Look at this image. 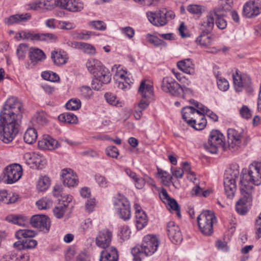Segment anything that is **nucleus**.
<instances>
[{"instance_id": "9", "label": "nucleus", "mask_w": 261, "mask_h": 261, "mask_svg": "<svg viewBox=\"0 0 261 261\" xmlns=\"http://www.w3.org/2000/svg\"><path fill=\"white\" fill-rule=\"evenodd\" d=\"M159 245V240L156 236L148 234L144 237L143 243L135 247L139 249L141 253H144V256H149L156 251Z\"/></svg>"}, {"instance_id": "4", "label": "nucleus", "mask_w": 261, "mask_h": 261, "mask_svg": "<svg viewBox=\"0 0 261 261\" xmlns=\"http://www.w3.org/2000/svg\"><path fill=\"white\" fill-rule=\"evenodd\" d=\"M238 167L234 166L226 171L224 178V186L227 197H233L236 190V180L239 178L240 172Z\"/></svg>"}, {"instance_id": "6", "label": "nucleus", "mask_w": 261, "mask_h": 261, "mask_svg": "<svg viewBox=\"0 0 261 261\" xmlns=\"http://www.w3.org/2000/svg\"><path fill=\"white\" fill-rule=\"evenodd\" d=\"M146 15L150 23L156 27L164 26L167 23L168 18L172 19L175 17L173 12L165 8H161L155 12H147Z\"/></svg>"}, {"instance_id": "30", "label": "nucleus", "mask_w": 261, "mask_h": 261, "mask_svg": "<svg viewBox=\"0 0 261 261\" xmlns=\"http://www.w3.org/2000/svg\"><path fill=\"white\" fill-rule=\"evenodd\" d=\"M138 92L143 98H148L153 94V87L150 85L146 84L145 81H143L140 84Z\"/></svg>"}, {"instance_id": "42", "label": "nucleus", "mask_w": 261, "mask_h": 261, "mask_svg": "<svg viewBox=\"0 0 261 261\" xmlns=\"http://www.w3.org/2000/svg\"><path fill=\"white\" fill-rule=\"evenodd\" d=\"M79 49L81 50L84 53L90 55H93L96 54V49L95 47L87 43L81 42Z\"/></svg>"}, {"instance_id": "64", "label": "nucleus", "mask_w": 261, "mask_h": 261, "mask_svg": "<svg viewBox=\"0 0 261 261\" xmlns=\"http://www.w3.org/2000/svg\"><path fill=\"white\" fill-rule=\"evenodd\" d=\"M1 261H17V254L14 252L8 253L2 257Z\"/></svg>"}, {"instance_id": "62", "label": "nucleus", "mask_w": 261, "mask_h": 261, "mask_svg": "<svg viewBox=\"0 0 261 261\" xmlns=\"http://www.w3.org/2000/svg\"><path fill=\"white\" fill-rule=\"evenodd\" d=\"M122 33L128 38H132L135 34V30L130 27H126L121 29Z\"/></svg>"}, {"instance_id": "54", "label": "nucleus", "mask_w": 261, "mask_h": 261, "mask_svg": "<svg viewBox=\"0 0 261 261\" xmlns=\"http://www.w3.org/2000/svg\"><path fill=\"white\" fill-rule=\"evenodd\" d=\"M90 26L92 27L96 30L103 31L106 29V24L100 20L91 21L89 23Z\"/></svg>"}, {"instance_id": "27", "label": "nucleus", "mask_w": 261, "mask_h": 261, "mask_svg": "<svg viewBox=\"0 0 261 261\" xmlns=\"http://www.w3.org/2000/svg\"><path fill=\"white\" fill-rule=\"evenodd\" d=\"M51 58L55 65L60 66L66 63L68 57L64 52L54 50L51 53Z\"/></svg>"}, {"instance_id": "21", "label": "nucleus", "mask_w": 261, "mask_h": 261, "mask_svg": "<svg viewBox=\"0 0 261 261\" xmlns=\"http://www.w3.org/2000/svg\"><path fill=\"white\" fill-rule=\"evenodd\" d=\"M38 147L43 150H52L59 146L58 141L49 136H44L38 142Z\"/></svg>"}, {"instance_id": "19", "label": "nucleus", "mask_w": 261, "mask_h": 261, "mask_svg": "<svg viewBox=\"0 0 261 261\" xmlns=\"http://www.w3.org/2000/svg\"><path fill=\"white\" fill-rule=\"evenodd\" d=\"M62 177L64 185L68 187H74L77 185V176L71 169L62 170Z\"/></svg>"}, {"instance_id": "36", "label": "nucleus", "mask_w": 261, "mask_h": 261, "mask_svg": "<svg viewBox=\"0 0 261 261\" xmlns=\"http://www.w3.org/2000/svg\"><path fill=\"white\" fill-rule=\"evenodd\" d=\"M36 235V232L35 231L27 229H19L15 233L16 238L19 240L22 238H33Z\"/></svg>"}, {"instance_id": "58", "label": "nucleus", "mask_w": 261, "mask_h": 261, "mask_svg": "<svg viewBox=\"0 0 261 261\" xmlns=\"http://www.w3.org/2000/svg\"><path fill=\"white\" fill-rule=\"evenodd\" d=\"M81 94L86 98H90L93 95L91 88L87 86H83L80 89Z\"/></svg>"}, {"instance_id": "20", "label": "nucleus", "mask_w": 261, "mask_h": 261, "mask_svg": "<svg viewBox=\"0 0 261 261\" xmlns=\"http://www.w3.org/2000/svg\"><path fill=\"white\" fill-rule=\"evenodd\" d=\"M134 206L136 211V227L137 229L141 230L147 224V216L145 213L141 210V206L138 204H135Z\"/></svg>"}, {"instance_id": "28", "label": "nucleus", "mask_w": 261, "mask_h": 261, "mask_svg": "<svg viewBox=\"0 0 261 261\" xmlns=\"http://www.w3.org/2000/svg\"><path fill=\"white\" fill-rule=\"evenodd\" d=\"M213 18L216 17V24L217 27L221 30H223L227 27V21L224 18L226 16L227 13L221 12L220 10H213Z\"/></svg>"}, {"instance_id": "3", "label": "nucleus", "mask_w": 261, "mask_h": 261, "mask_svg": "<svg viewBox=\"0 0 261 261\" xmlns=\"http://www.w3.org/2000/svg\"><path fill=\"white\" fill-rule=\"evenodd\" d=\"M241 191H251L253 187L250 185L252 184L255 186L261 184V162H253L249 165L247 173H244L240 180Z\"/></svg>"}, {"instance_id": "14", "label": "nucleus", "mask_w": 261, "mask_h": 261, "mask_svg": "<svg viewBox=\"0 0 261 261\" xmlns=\"http://www.w3.org/2000/svg\"><path fill=\"white\" fill-rule=\"evenodd\" d=\"M30 222L33 227L40 229V231L47 232L50 228V221L49 219L43 215L33 216Z\"/></svg>"}, {"instance_id": "57", "label": "nucleus", "mask_w": 261, "mask_h": 261, "mask_svg": "<svg viewBox=\"0 0 261 261\" xmlns=\"http://www.w3.org/2000/svg\"><path fill=\"white\" fill-rule=\"evenodd\" d=\"M217 85L219 89L222 91H226L229 88V84L227 80L221 77L218 79Z\"/></svg>"}, {"instance_id": "37", "label": "nucleus", "mask_w": 261, "mask_h": 261, "mask_svg": "<svg viewBox=\"0 0 261 261\" xmlns=\"http://www.w3.org/2000/svg\"><path fill=\"white\" fill-rule=\"evenodd\" d=\"M208 34L209 33H201L196 39L197 43L201 46L204 47H206L211 45L213 40Z\"/></svg>"}, {"instance_id": "43", "label": "nucleus", "mask_w": 261, "mask_h": 261, "mask_svg": "<svg viewBox=\"0 0 261 261\" xmlns=\"http://www.w3.org/2000/svg\"><path fill=\"white\" fill-rule=\"evenodd\" d=\"M81 107V102L79 99H71L66 104L67 109L71 111H75L79 109Z\"/></svg>"}, {"instance_id": "56", "label": "nucleus", "mask_w": 261, "mask_h": 261, "mask_svg": "<svg viewBox=\"0 0 261 261\" xmlns=\"http://www.w3.org/2000/svg\"><path fill=\"white\" fill-rule=\"evenodd\" d=\"M57 37L52 33L39 34V41H55Z\"/></svg>"}, {"instance_id": "15", "label": "nucleus", "mask_w": 261, "mask_h": 261, "mask_svg": "<svg viewBox=\"0 0 261 261\" xmlns=\"http://www.w3.org/2000/svg\"><path fill=\"white\" fill-rule=\"evenodd\" d=\"M113 234L111 230L107 228L99 231L95 238L96 245L105 250L106 248H111L110 245L111 243Z\"/></svg>"}, {"instance_id": "8", "label": "nucleus", "mask_w": 261, "mask_h": 261, "mask_svg": "<svg viewBox=\"0 0 261 261\" xmlns=\"http://www.w3.org/2000/svg\"><path fill=\"white\" fill-rule=\"evenodd\" d=\"M224 137L222 133L217 130H212L207 143L203 146L206 150L212 153H217L219 148H224Z\"/></svg>"}, {"instance_id": "46", "label": "nucleus", "mask_w": 261, "mask_h": 261, "mask_svg": "<svg viewBox=\"0 0 261 261\" xmlns=\"http://www.w3.org/2000/svg\"><path fill=\"white\" fill-rule=\"evenodd\" d=\"M131 233L129 227L127 225L122 226L120 228L119 235L123 241L128 240Z\"/></svg>"}, {"instance_id": "25", "label": "nucleus", "mask_w": 261, "mask_h": 261, "mask_svg": "<svg viewBox=\"0 0 261 261\" xmlns=\"http://www.w3.org/2000/svg\"><path fill=\"white\" fill-rule=\"evenodd\" d=\"M178 68L185 73L194 74L195 73L194 64L190 59H185L177 62Z\"/></svg>"}, {"instance_id": "32", "label": "nucleus", "mask_w": 261, "mask_h": 261, "mask_svg": "<svg viewBox=\"0 0 261 261\" xmlns=\"http://www.w3.org/2000/svg\"><path fill=\"white\" fill-rule=\"evenodd\" d=\"M31 15L29 13L16 14L10 16L6 21V23L10 24L18 23L21 21H26L31 18Z\"/></svg>"}, {"instance_id": "48", "label": "nucleus", "mask_w": 261, "mask_h": 261, "mask_svg": "<svg viewBox=\"0 0 261 261\" xmlns=\"http://www.w3.org/2000/svg\"><path fill=\"white\" fill-rule=\"evenodd\" d=\"M106 153L108 156L115 159H117L119 155V151L114 146H110L107 147Z\"/></svg>"}, {"instance_id": "47", "label": "nucleus", "mask_w": 261, "mask_h": 261, "mask_svg": "<svg viewBox=\"0 0 261 261\" xmlns=\"http://www.w3.org/2000/svg\"><path fill=\"white\" fill-rule=\"evenodd\" d=\"M66 205L63 206L61 204V203L59 204V205L54 209L53 212L55 216L58 219L61 218L63 216L66 210Z\"/></svg>"}, {"instance_id": "29", "label": "nucleus", "mask_w": 261, "mask_h": 261, "mask_svg": "<svg viewBox=\"0 0 261 261\" xmlns=\"http://www.w3.org/2000/svg\"><path fill=\"white\" fill-rule=\"evenodd\" d=\"M190 125L196 130H202L206 126V120L204 118V116L199 114L196 116L194 119H190L189 120Z\"/></svg>"}, {"instance_id": "50", "label": "nucleus", "mask_w": 261, "mask_h": 261, "mask_svg": "<svg viewBox=\"0 0 261 261\" xmlns=\"http://www.w3.org/2000/svg\"><path fill=\"white\" fill-rule=\"evenodd\" d=\"M167 203L169 205L170 208L172 210L176 211V215L178 217L180 218L181 217V214L180 213L179 205L176 200L173 198H171Z\"/></svg>"}, {"instance_id": "10", "label": "nucleus", "mask_w": 261, "mask_h": 261, "mask_svg": "<svg viewBox=\"0 0 261 261\" xmlns=\"http://www.w3.org/2000/svg\"><path fill=\"white\" fill-rule=\"evenodd\" d=\"M190 102L193 104L197 109H195L193 107L188 106L184 107L181 110L182 118L190 124L189 120L194 119L196 116L201 114L204 111V108L201 107V104L194 99H190Z\"/></svg>"}, {"instance_id": "59", "label": "nucleus", "mask_w": 261, "mask_h": 261, "mask_svg": "<svg viewBox=\"0 0 261 261\" xmlns=\"http://www.w3.org/2000/svg\"><path fill=\"white\" fill-rule=\"evenodd\" d=\"M132 253L134 256L133 261H141L144 253H141L139 249L134 247L132 250Z\"/></svg>"}, {"instance_id": "38", "label": "nucleus", "mask_w": 261, "mask_h": 261, "mask_svg": "<svg viewBox=\"0 0 261 261\" xmlns=\"http://www.w3.org/2000/svg\"><path fill=\"white\" fill-rule=\"evenodd\" d=\"M84 4L75 0H69L66 10L70 12H79L83 10Z\"/></svg>"}, {"instance_id": "35", "label": "nucleus", "mask_w": 261, "mask_h": 261, "mask_svg": "<svg viewBox=\"0 0 261 261\" xmlns=\"http://www.w3.org/2000/svg\"><path fill=\"white\" fill-rule=\"evenodd\" d=\"M60 121L66 123L75 124L77 122V117L73 114L70 113H64L58 116Z\"/></svg>"}, {"instance_id": "1", "label": "nucleus", "mask_w": 261, "mask_h": 261, "mask_svg": "<svg viewBox=\"0 0 261 261\" xmlns=\"http://www.w3.org/2000/svg\"><path fill=\"white\" fill-rule=\"evenodd\" d=\"M23 106L16 97L9 98L0 112L2 140L5 143L12 142L19 132L22 117Z\"/></svg>"}, {"instance_id": "12", "label": "nucleus", "mask_w": 261, "mask_h": 261, "mask_svg": "<svg viewBox=\"0 0 261 261\" xmlns=\"http://www.w3.org/2000/svg\"><path fill=\"white\" fill-rule=\"evenodd\" d=\"M115 210L118 213L120 218L124 220L129 219L131 212L130 204L127 199L124 196H120L115 202Z\"/></svg>"}, {"instance_id": "52", "label": "nucleus", "mask_w": 261, "mask_h": 261, "mask_svg": "<svg viewBox=\"0 0 261 261\" xmlns=\"http://www.w3.org/2000/svg\"><path fill=\"white\" fill-rule=\"evenodd\" d=\"M36 204L40 210H46L49 208L51 202L47 199H41L37 201Z\"/></svg>"}, {"instance_id": "11", "label": "nucleus", "mask_w": 261, "mask_h": 261, "mask_svg": "<svg viewBox=\"0 0 261 261\" xmlns=\"http://www.w3.org/2000/svg\"><path fill=\"white\" fill-rule=\"evenodd\" d=\"M161 88L162 90L175 96H179L181 92V86L171 77L167 76L162 80Z\"/></svg>"}, {"instance_id": "55", "label": "nucleus", "mask_w": 261, "mask_h": 261, "mask_svg": "<svg viewBox=\"0 0 261 261\" xmlns=\"http://www.w3.org/2000/svg\"><path fill=\"white\" fill-rule=\"evenodd\" d=\"M240 114L243 118L248 119L252 116L251 111L247 106H243L240 110Z\"/></svg>"}, {"instance_id": "26", "label": "nucleus", "mask_w": 261, "mask_h": 261, "mask_svg": "<svg viewBox=\"0 0 261 261\" xmlns=\"http://www.w3.org/2000/svg\"><path fill=\"white\" fill-rule=\"evenodd\" d=\"M29 57L31 63L35 65L38 62L44 60L46 56L42 50L38 48H31L29 51Z\"/></svg>"}, {"instance_id": "13", "label": "nucleus", "mask_w": 261, "mask_h": 261, "mask_svg": "<svg viewBox=\"0 0 261 261\" xmlns=\"http://www.w3.org/2000/svg\"><path fill=\"white\" fill-rule=\"evenodd\" d=\"M5 176L7 177L8 184H12L20 179L22 174L21 166L17 164L9 165L5 168Z\"/></svg>"}, {"instance_id": "49", "label": "nucleus", "mask_w": 261, "mask_h": 261, "mask_svg": "<svg viewBox=\"0 0 261 261\" xmlns=\"http://www.w3.org/2000/svg\"><path fill=\"white\" fill-rule=\"evenodd\" d=\"M37 153L33 152H27L23 155V159L25 163L31 167L32 165H33L34 161L35 160Z\"/></svg>"}, {"instance_id": "39", "label": "nucleus", "mask_w": 261, "mask_h": 261, "mask_svg": "<svg viewBox=\"0 0 261 261\" xmlns=\"http://www.w3.org/2000/svg\"><path fill=\"white\" fill-rule=\"evenodd\" d=\"M50 184V180L48 177L41 176L38 180L37 188L39 191L43 192L47 189Z\"/></svg>"}, {"instance_id": "34", "label": "nucleus", "mask_w": 261, "mask_h": 261, "mask_svg": "<svg viewBox=\"0 0 261 261\" xmlns=\"http://www.w3.org/2000/svg\"><path fill=\"white\" fill-rule=\"evenodd\" d=\"M7 220L20 226H25L29 222V219L22 215L9 216L7 217Z\"/></svg>"}, {"instance_id": "16", "label": "nucleus", "mask_w": 261, "mask_h": 261, "mask_svg": "<svg viewBox=\"0 0 261 261\" xmlns=\"http://www.w3.org/2000/svg\"><path fill=\"white\" fill-rule=\"evenodd\" d=\"M233 83L234 89L237 92H240L243 88L246 89L248 93H251L253 91V88L251 86V79L248 76H241L237 73L233 75Z\"/></svg>"}, {"instance_id": "51", "label": "nucleus", "mask_w": 261, "mask_h": 261, "mask_svg": "<svg viewBox=\"0 0 261 261\" xmlns=\"http://www.w3.org/2000/svg\"><path fill=\"white\" fill-rule=\"evenodd\" d=\"M28 46L27 44H20L17 49V54L19 59H23L28 50Z\"/></svg>"}, {"instance_id": "7", "label": "nucleus", "mask_w": 261, "mask_h": 261, "mask_svg": "<svg viewBox=\"0 0 261 261\" xmlns=\"http://www.w3.org/2000/svg\"><path fill=\"white\" fill-rule=\"evenodd\" d=\"M228 148L232 151L238 150L242 146L247 144V140L242 132L229 128L227 130Z\"/></svg>"}, {"instance_id": "5", "label": "nucleus", "mask_w": 261, "mask_h": 261, "mask_svg": "<svg viewBox=\"0 0 261 261\" xmlns=\"http://www.w3.org/2000/svg\"><path fill=\"white\" fill-rule=\"evenodd\" d=\"M216 218L214 213L210 211H203L197 217L199 229L205 236H211L213 233V224Z\"/></svg>"}, {"instance_id": "40", "label": "nucleus", "mask_w": 261, "mask_h": 261, "mask_svg": "<svg viewBox=\"0 0 261 261\" xmlns=\"http://www.w3.org/2000/svg\"><path fill=\"white\" fill-rule=\"evenodd\" d=\"M233 0H220V5L213 10L227 13L231 10Z\"/></svg>"}, {"instance_id": "18", "label": "nucleus", "mask_w": 261, "mask_h": 261, "mask_svg": "<svg viewBox=\"0 0 261 261\" xmlns=\"http://www.w3.org/2000/svg\"><path fill=\"white\" fill-rule=\"evenodd\" d=\"M168 235L171 241L174 244L180 243L182 236L179 226L174 222L170 221L167 224Z\"/></svg>"}, {"instance_id": "45", "label": "nucleus", "mask_w": 261, "mask_h": 261, "mask_svg": "<svg viewBox=\"0 0 261 261\" xmlns=\"http://www.w3.org/2000/svg\"><path fill=\"white\" fill-rule=\"evenodd\" d=\"M187 10L191 14L200 15L205 10L203 6L197 5H191L188 7Z\"/></svg>"}, {"instance_id": "2", "label": "nucleus", "mask_w": 261, "mask_h": 261, "mask_svg": "<svg viewBox=\"0 0 261 261\" xmlns=\"http://www.w3.org/2000/svg\"><path fill=\"white\" fill-rule=\"evenodd\" d=\"M86 67L89 71L93 74L94 78L92 82V87L96 90H99L104 84L109 83L111 74L101 62L94 59L88 60Z\"/></svg>"}, {"instance_id": "33", "label": "nucleus", "mask_w": 261, "mask_h": 261, "mask_svg": "<svg viewBox=\"0 0 261 261\" xmlns=\"http://www.w3.org/2000/svg\"><path fill=\"white\" fill-rule=\"evenodd\" d=\"M149 105V102L145 99H141L140 102L134 107V116L136 119H140L142 116V111L145 110Z\"/></svg>"}, {"instance_id": "17", "label": "nucleus", "mask_w": 261, "mask_h": 261, "mask_svg": "<svg viewBox=\"0 0 261 261\" xmlns=\"http://www.w3.org/2000/svg\"><path fill=\"white\" fill-rule=\"evenodd\" d=\"M243 197L236 203V211L241 215H245L248 211V205L252 201L251 191H241Z\"/></svg>"}, {"instance_id": "61", "label": "nucleus", "mask_w": 261, "mask_h": 261, "mask_svg": "<svg viewBox=\"0 0 261 261\" xmlns=\"http://www.w3.org/2000/svg\"><path fill=\"white\" fill-rule=\"evenodd\" d=\"M92 225L93 223L92 220L90 218H88L85 219L84 221L81 224V229L83 232H85L87 230L91 229Z\"/></svg>"}, {"instance_id": "53", "label": "nucleus", "mask_w": 261, "mask_h": 261, "mask_svg": "<svg viewBox=\"0 0 261 261\" xmlns=\"http://www.w3.org/2000/svg\"><path fill=\"white\" fill-rule=\"evenodd\" d=\"M105 97L107 101L110 105L117 106L118 105V99L117 97L111 93H106Z\"/></svg>"}, {"instance_id": "24", "label": "nucleus", "mask_w": 261, "mask_h": 261, "mask_svg": "<svg viewBox=\"0 0 261 261\" xmlns=\"http://www.w3.org/2000/svg\"><path fill=\"white\" fill-rule=\"evenodd\" d=\"M214 25L213 10L207 14L206 18L199 24V29L203 33H210L213 30Z\"/></svg>"}, {"instance_id": "63", "label": "nucleus", "mask_w": 261, "mask_h": 261, "mask_svg": "<svg viewBox=\"0 0 261 261\" xmlns=\"http://www.w3.org/2000/svg\"><path fill=\"white\" fill-rule=\"evenodd\" d=\"M24 250L32 249L36 247L37 241L33 239H28L24 241Z\"/></svg>"}, {"instance_id": "23", "label": "nucleus", "mask_w": 261, "mask_h": 261, "mask_svg": "<svg viewBox=\"0 0 261 261\" xmlns=\"http://www.w3.org/2000/svg\"><path fill=\"white\" fill-rule=\"evenodd\" d=\"M117 250L113 246L102 250L100 253L99 261H118Z\"/></svg>"}, {"instance_id": "44", "label": "nucleus", "mask_w": 261, "mask_h": 261, "mask_svg": "<svg viewBox=\"0 0 261 261\" xmlns=\"http://www.w3.org/2000/svg\"><path fill=\"white\" fill-rule=\"evenodd\" d=\"M45 164V162L44 158L37 154L33 165H32L30 168L41 169L44 167Z\"/></svg>"}, {"instance_id": "22", "label": "nucleus", "mask_w": 261, "mask_h": 261, "mask_svg": "<svg viewBox=\"0 0 261 261\" xmlns=\"http://www.w3.org/2000/svg\"><path fill=\"white\" fill-rule=\"evenodd\" d=\"M261 12V8L254 1L247 3L243 7L244 15L248 18H252L257 16Z\"/></svg>"}, {"instance_id": "31", "label": "nucleus", "mask_w": 261, "mask_h": 261, "mask_svg": "<svg viewBox=\"0 0 261 261\" xmlns=\"http://www.w3.org/2000/svg\"><path fill=\"white\" fill-rule=\"evenodd\" d=\"M37 133L34 128L30 127L27 129L23 135V140L28 144H32L36 141Z\"/></svg>"}, {"instance_id": "60", "label": "nucleus", "mask_w": 261, "mask_h": 261, "mask_svg": "<svg viewBox=\"0 0 261 261\" xmlns=\"http://www.w3.org/2000/svg\"><path fill=\"white\" fill-rule=\"evenodd\" d=\"M201 107L204 108V112L201 113L202 115L204 116V115H207L212 120L214 121H217L218 119V117L216 114L214 113L212 111L208 110L206 107L201 104Z\"/></svg>"}, {"instance_id": "41", "label": "nucleus", "mask_w": 261, "mask_h": 261, "mask_svg": "<svg viewBox=\"0 0 261 261\" xmlns=\"http://www.w3.org/2000/svg\"><path fill=\"white\" fill-rule=\"evenodd\" d=\"M146 39L151 44L155 46L166 45V43L163 40L159 39L158 37L148 34L146 35Z\"/></svg>"}]
</instances>
